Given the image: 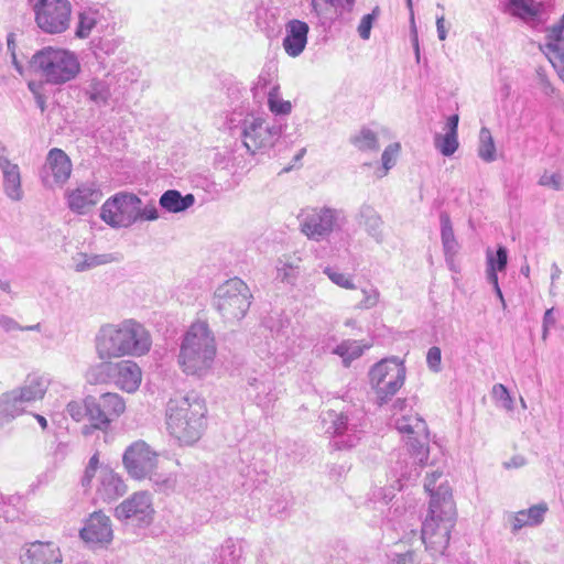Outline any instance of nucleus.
Instances as JSON below:
<instances>
[{"instance_id": "nucleus-1", "label": "nucleus", "mask_w": 564, "mask_h": 564, "mask_svg": "<svg viewBox=\"0 0 564 564\" xmlns=\"http://www.w3.org/2000/svg\"><path fill=\"white\" fill-rule=\"evenodd\" d=\"M94 345L100 360L141 357L150 351L152 337L143 324L128 318L101 325L95 335Z\"/></svg>"}, {"instance_id": "nucleus-2", "label": "nucleus", "mask_w": 564, "mask_h": 564, "mask_svg": "<svg viewBox=\"0 0 564 564\" xmlns=\"http://www.w3.org/2000/svg\"><path fill=\"white\" fill-rule=\"evenodd\" d=\"M206 414V402L195 392L172 398L166 404L167 432L180 444L192 445L205 431Z\"/></svg>"}, {"instance_id": "nucleus-3", "label": "nucleus", "mask_w": 564, "mask_h": 564, "mask_svg": "<svg viewBox=\"0 0 564 564\" xmlns=\"http://www.w3.org/2000/svg\"><path fill=\"white\" fill-rule=\"evenodd\" d=\"M216 354L215 336L208 324L196 322L183 337L177 362L187 376L204 378L212 372Z\"/></svg>"}, {"instance_id": "nucleus-4", "label": "nucleus", "mask_w": 564, "mask_h": 564, "mask_svg": "<svg viewBox=\"0 0 564 564\" xmlns=\"http://www.w3.org/2000/svg\"><path fill=\"white\" fill-rule=\"evenodd\" d=\"M455 521L456 509L453 497L446 488H442L430 501L429 514L421 530L422 542L432 557L444 555Z\"/></svg>"}, {"instance_id": "nucleus-5", "label": "nucleus", "mask_w": 564, "mask_h": 564, "mask_svg": "<svg viewBox=\"0 0 564 564\" xmlns=\"http://www.w3.org/2000/svg\"><path fill=\"white\" fill-rule=\"evenodd\" d=\"M30 65L44 83L54 86L73 80L80 72V63L75 53L51 46L37 51Z\"/></svg>"}, {"instance_id": "nucleus-6", "label": "nucleus", "mask_w": 564, "mask_h": 564, "mask_svg": "<svg viewBox=\"0 0 564 564\" xmlns=\"http://www.w3.org/2000/svg\"><path fill=\"white\" fill-rule=\"evenodd\" d=\"M227 124L232 134L239 133L250 154L272 148L282 134V124H270L253 115H246L242 118L241 113L232 112Z\"/></svg>"}, {"instance_id": "nucleus-7", "label": "nucleus", "mask_w": 564, "mask_h": 564, "mask_svg": "<svg viewBox=\"0 0 564 564\" xmlns=\"http://www.w3.org/2000/svg\"><path fill=\"white\" fill-rule=\"evenodd\" d=\"M249 286L239 278H232L218 285L213 297V306L225 322H239L251 304Z\"/></svg>"}, {"instance_id": "nucleus-8", "label": "nucleus", "mask_w": 564, "mask_h": 564, "mask_svg": "<svg viewBox=\"0 0 564 564\" xmlns=\"http://www.w3.org/2000/svg\"><path fill=\"white\" fill-rule=\"evenodd\" d=\"M369 379L376 392L377 403H388L405 381V367L397 358L382 359L369 371Z\"/></svg>"}, {"instance_id": "nucleus-9", "label": "nucleus", "mask_w": 564, "mask_h": 564, "mask_svg": "<svg viewBox=\"0 0 564 564\" xmlns=\"http://www.w3.org/2000/svg\"><path fill=\"white\" fill-rule=\"evenodd\" d=\"M87 410L90 426L83 427L86 435L90 433V429L106 431L124 412L126 403L118 393L107 392L99 397L88 395Z\"/></svg>"}, {"instance_id": "nucleus-10", "label": "nucleus", "mask_w": 564, "mask_h": 564, "mask_svg": "<svg viewBox=\"0 0 564 564\" xmlns=\"http://www.w3.org/2000/svg\"><path fill=\"white\" fill-rule=\"evenodd\" d=\"M301 231L311 240L322 241L343 225L341 213L322 207L303 209L299 215Z\"/></svg>"}, {"instance_id": "nucleus-11", "label": "nucleus", "mask_w": 564, "mask_h": 564, "mask_svg": "<svg viewBox=\"0 0 564 564\" xmlns=\"http://www.w3.org/2000/svg\"><path fill=\"white\" fill-rule=\"evenodd\" d=\"M141 198L133 193L119 192L108 198L100 210V218L113 228H128L137 223Z\"/></svg>"}, {"instance_id": "nucleus-12", "label": "nucleus", "mask_w": 564, "mask_h": 564, "mask_svg": "<svg viewBox=\"0 0 564 564\" xmlns=\"http://www.w3.org/2000/svg\"><path fill=\"white\" fill-rule=\"evenodd\" d=\"M35 22L47 34H59L69 26L72 6L68 0H39L34 6Z\"/></svg>"}, {"instance_id": "nucleus-13", "label": "nucleus", "mask_w": 564, "mask_h": 564, "mask_svg": "<svg viewBox=\"0 0 564 564\" xmlns=\"http://www.w3.org/2000/svg\"><path fill=\"white\" fill-rule=\"evenodd\" d=\"M158 457L159 454L149 444L139 440L126 448L122 463L131 478L143 480L156 468Z\"/></svg>"}, {"instance_id": "nucleus-14", "label": "nucleus", "mask_w": 564, "mask_h": 564, "mask_svg": "<svg viewBox=\"0 0 564 564\" xmlns=\"http://www.w3.org/2000/svg\"><path fill=\"white\" fill-rule=\"evenodd\" d=\"M154 509L151 496L145 491L133 494L115 510L116 517L128 524L147 527L153 520Z\"/></svg>"}, {"instance_id": "nucleus-15", "label": "nucleus", "mask_w": 564, "mask_h": 564, "mask_svg": "<svg viewBox=\"0 0 564 564\" xmlns=\"http://www.w3.org/2000/svg\"><path fill=\"white\" fill-rule=\"evenodd\" d=\"M70 173L72 161L69 156L62 149H51L41 170L43 185L48 188H53L55 185H63L69 178Z\"/></svg>"}, {"instance_id": "nucleus-16", "label": "nucleus", "mask_w": 564, "mask_h": 564, "mask_svg": "<svg viewBox=\"0 0 564 564\" xmlns=\"http://www.w3.org/2000/svg\"><path fill=\"white\" fill-rule=\"evenodd\" d=\"M82 540L91 547L107 546L113 538L110 518L101 511H95L86 519L79 531Z\"/></svg>"}, {"instance_id": "nucleus-17", "label": "nucleus", "mask_w": 564, "mask_h": 564, "mask_svg": "<svg viewBox=\"0 0 564 564\" xmlns=\"http://www.w3.org/2000/svg\"><path fill=\"white\" fill-rule=\"evenodd\" d=\"M352 10V0H311V12L323 28L348 19Z\"/></svg>"}, {"instance_id": "nucleus-18", "label": "nucleus", "mask_w": 564, "mask_h": 564, "mask_svg": "<svg viewBox=\"0 0 564 564\" xmlns=\"http://www.w3.org/2000/svg\"><path fill=\"white\" fill-rule=\"evenodd\" d=\"M50 386V379L44 375L32 373L26 377L23 384L8 393L15 408H20V414L23 413L28 403L44 398Z\"/></svg>"}, {"instance_id": "nucleus-19", "label": "nucleus", "mask_w": 564, "mask_h": 564, "mask_svg": "<svg viewBox=\"0 0 564 564\" xmlns=\"http://www.w3.org/2000/svg\"><path fill=\"white\" fill-rule=\"evenodd\" d=\"M0 172L2 188L7 197L19 202L23 198L20 166L10 159L9 149L0 141Z\"/></svg>"}, {"instance_id": "nucleus-20", "label": "nucleus", "mask_w": 564, "mask_h": 564, "mask_svg": "<svg viewBox=\"0 0 564 564\" xmlns=\"http://www.w3.org/2000/svg\"><path fill=\"white\" fill-rule=\"evenodd\" d=\"M308 32V24L302 20L292 19L285 23V36L282 46L290 57H297L304 52Z\"/></svg>"}, {"instance_id": "nucleus-21", "label": "nucleus", "mask_w": 564, "mask_h": 564, "mask_svg": "<svg viewBox=\"0 0 564 564\" xmlns=\"http://www.w3.org/2000/svg\"><path fill=\"white\" fill-rule=\"evenodd\" d=\"M101 191L95 183H83L67 194V204L70 210L85 214L86 210L100 202Z\"/></svg>"}, {"instance_id": "nucleus-22", "label": "nucleus", "mask_w": 564, "mask_h": 564, "mask_svg": "<svg viewBox=\"0 0 564 564\" xmlns=\"http://www.w3.org/2000/svg\"><path fill=\"white\" fill-rule=\"evenodd\" d=\"M269 84V75L260 74L257 83L252 87L253 97L262 99L264 96H268V106L271 112L275 115H289L292 110L291 102L279 98V86L273 85L268 90Z\"/></svg>"}, {"instance_id": "nucleus-23", "label": "nucleus", "mask_w": 564, "mask_h": 564, "mask_svg": "<svg viewBox=\"0 0 564 564\" xmlns=\"http://www.w3.org/2000/svg\"><path fill=\"white\" fill-rule=\"evenodd\" d=\"M59 547L52 542H33L22 556V564H62Z\"/></svg>"}, {"instance_id": "nucleus-24", "label": "nucleus", "mask_w": 564, "mask_h": 564, "mask_svg": "<svg viewBox=\"0 0 564 564\" xmlns=\"http://www.w3.org/2000/svg\"><path fill=\"white\" fill-rule=\"evenodd\" d=\"M113 384L126 392H134L140 387L142 380L141 368L131 360H121L115 362Z\"/></svg>"}, {"instance_id": "nucleus-25", "label": "nucleus", "mask_w": 564, "mask_h": 564, "mask_svg": "<svg viewBox=\"0 0 564 564\" xmlns=\"http://www.w3.org/2000/svg\"><path fill=\"white\" fill-rule=\"evenodd\" d=\"M549 511L546 502H540L527 510L512 512L508 514V522L511 525L512 533H517L524 527H536L544 521V517Z\"/></svg>"}, {"instance_id": "nucleus-26", "label": "nucleus", "mask_w": 564, "mask_h": 564, "mask_svg": "<svg viewBox=\"0 0 564 564\" xmlns=\"http://www.w3.org/2000/svg\"><path fill=\"white\" fill-rule=\"evenodd\" d=\"M327 417L332 420V425L326 430V432L332 435V449L349 451L351 447L350 435L345 434L348 429V415L343 412L338 414L334 410H330L327 412Z\"/></svg>"}, {"instance_id": "nucleus-27", "label": "nucleus", "mask_w": 564, "mask_h": 564, "mask_svg": "<svg viewBox=\"0 0 564 564\" xmlns=\"http://www.w3.org/2000/svg\"><path fill=\"white\" fill-rule=\"evenodd\" d=\"M127 491L123 479L112 470H101L97 496L105 502H111L122 497Z\"/></svg>"}, {"instance_id": "nucleus-28", "label": "nucleus", "mask_w": 564, "mask_h": 564, "mask_svg": "<svg viewBox=\"0 0 564 564\" xmlns=\"http://www.w3.org/2000/svg\"><path fill=\"white\" fill-rule=\"evenodd\" d=\"M82 91L87 99L98 107L108 105L111 97V83L109 75L91 77L83 83Z\"/></svg>"}, {"instance_id": "nucleus-29", "label": "nucleus", "mask_w": 564, "mask_h": 564, "mask_svg": "<svg viewBox=\"0 0 564 564\" xmlns=\"http://www.w3.org/2000/svg\"><path fill=\"white\" fill-rule=\"evenodd\" d=\"M458 115L449 116L445 127L446 133L435 134L434 145L444 156L453 155L458 149Z\"/></svg>"}, {"instance_id": "nucleus-30", "label": "nucleus", "mask_w": 564, "mask_h": 564, "mask_svg": "<svg viewBox=\"0 0 564 564\" xmlns=\"http://www.w3.org/2000/svg\"><path fill=\"white\" fill-rule=\"evenodd\" d=\"M401 151L399 142L390 143L382 152L381 164L377 160L368 162L364 161L360 164L361 169H373V177L380 180L384 177L389 171L397 164L398 156Z\"/></svg>"}, {"instance_id": "nucleus-31", "label": "nucleus", "mask_w": 564, "mask_h": 564, "mask_svg": "<svg viewBox=\"0 0 564 564\" xmlns=\"http://www.w3.org/2000/svg\"><path fill=\"white\" fill-rule=\"evenodd\" d=\"M195 204L193 194L182 195L177 189L165 191L159 199V205L167 213L178 214L187 210Z\"/></svg>"}, {"instance_id": "nucleus-32", "label": "nucleus", "mask_w": 564, "mask_h": 564, "mask_svg": "<svg viewBox=\"0 0 564 564\" xmlns=\"http://www.w3.org/2000/svg\"><path fill=\"white\" fill-rule=\"evenodd\" d=\"M248 383L254 389V401L258 406L269 409L278 399L274 384L270 377L249 378Z\"/></svg>"}, {"instance_id": "nucleus-33", "label": "nucleus", "mask_w": 564, "mask_h": 564, "mask_svg": "<svg viewBox=\"0 0 564 564\" xmlns=\"http://www.w3.org/2000/svg\"><path fill=\"white\" fill-rule=\"evenodd\" d=\"M358 224L377 241L382 240V220L371 206L360 208Z\"/></svg>"}, {"instance_id": "nucleus-34", "label": "nucleus", "mask_w": 564, "mask_h": 564, "mask_svg": "<svg viewBox=\"0 0 564 564\" xmlns=\"http://www.w3.org/2000/svg\"><path fill=\"white\" fill-rule=\"evenodd\" d=\"M102 14L99 9L88 7L78 12V22L75 30V35L78 39H86L90 35L91 31L100 21Z\"/></svg>"}, {"instance_id": "nucleus-35", "label": "nucleus", "mask_w": 564, "mask_h": 564, "mask_svg": "<svg viewBox=\"0 0 564 564\" xmlns=\"http://www.w3.org/2000/svg\"><path fill=\"white\" fill-rule=\"evenodd\" d=\"M406 446L413 464L422 467L429 459V432H424L423 435L408 436Z\"/></svg>"}, {"instance_id": "nucleus-36", "label": "nucleus", "mask_w": 564, "mask_h": 564, "mask_svg": "<svg viewBox=\"0 0 564 564\" xmlns=\"http://www.w3.org/2000/svg\"><path fill=\"white\" fill-rule=\"evenodd\" d=\"M441 239L446 259L453 258L458 252V242L455 238L451 217L446 212L440 214Z\"/></svg>"}, {"instance_id": "nucleus-37", "label": "nucleus", "mask_w": 564, "mask_h": 564, "mask_svg": "<svg viewBox=\"0 0 564 564\" xmlns=\"http://www.w3.org/2000/svg\"><path fill=\"white\" fill-rule=\"evenodd\" d=\"M115 369V362L101 360L87 370L86 379L90 384L112 383Z\"/></svg>"}, {"instance_id": "nucleus-38", "label": "nucleus", "mask_w": 564, "mask_h": 564, "mask_svg": "<svg viewBox=\"0 0 564 564\" xmlns=\"http://www.w3.org/2000/svg\"><path fill=\"white\" fill-rule=\"evenodd\" d=\"M395 429L408 436L423 435L427 430L425 421L419 415H402L394 422Z\"/></svg>"}, {"instance_id": "nucleus-39", "label": "nucleus", "mask_w": 564, "mask_h": 564, "mask_svg": "<svg viewBox=\"0 0 564 564\" xmlns=\"http://www.w3.org/2000/svg\"><path fill=\"white\" fill-rule=\"evenodd\" d=\"M379 296L378 289L369 282L359 288L355 286V301H357L356 307L358 308L369 310L375 307L379 302Z\"/></svg>"}, {"instance_id": "nucleus-40", "label": "nucleus", "mask_w": 564, "mask_h": 564, "mask_svg": "<svg viewBox=\"0 0 564 564\" xmlns=\"http://www.w3.org/2000/svg\"><path fill=\"white\" fill-rule=\"evenodd\" d=\"M241 557V546L232 539H228L225 541V543L220 546L217 554L215 555V563L240 564Z\"/></svg>"}, {"instance_id": "nucleus-41", "label": "nucleus", "mask_w": 564, "mask_h": 564, "mask_svg": "<svg viewBox=\"0 0 564 564\" xmlns=\"http://www.w3.org/2000/svg\"><path fill=\"white\" fill-rule=\"evenodd\" d=\"M355 148L361 153H373L379 151L378 135L370 128L362 127L358 135H355Z\"/></svg>"}, {"instance_id": "nucleus-42", "label": "nucleus", "mask_w": 564, "mask_h": 564, "mask_svg": "<svg viewBox=\"0 0 564 564\" xmlns=\"http://www.w3.org/2000/svg\"><path fill=\"white\" fill-rule=\"evenodd\" d=\"M541 3H536L533 0H509L508 8L513 15L521 19H533L541 12Z\"/></svg>"}, {"instance_id": "nucleus-43", "label": "nucleus", "mask_w": 564, "mask_h": 564, "mask_svg": "<svg viewBox=\"0 0 564 564\" xmlns=\"http://www.w3.org/2000/svg\"><path fill=\"white\" fill-rule=\"evenodd\" d=\"M145 479H149L156 491L169 492L176 487V476L172 473L159 471L158 467L153 468Z\"/></svg>"}, {"instance_id": "nucleus-44", "label": "nucleus", "mask_w": 564, "mask_h": 564, "mask_svg": "<svg viewBox=\"0 0 564 564\" xmlns=\"http://www.w3.org/2000/svg\"><path fill=\"white\" fill-rule=\"evenodd\" d=\"M478 155L485 162H492L496 160L495 142L490 130L486 127L481 128L479 132Z\"/></svg>"}, {"instance_id": "nucleus-45", "label": "nucleus", "mask_w": 564, "mask_h": 564, "mask_svg": "<svg viewBox=\"0 0 564 564\" xmlns=\"http://www.w3.org/2000/svg\"><path fill=\"white\" fill-rule=\"evenodd\" d=\"M291 495L285 492H275L269 505V512L273 517L286 518L290 514Z\"/></svg>"}, {"instance_id": "nucleus-46", "label": "nucleus", "mask_w": 564, "mask_h": 564, "mask_svg": "<svg viewBox=\"0 0 564 564\" xmlns=\"http://www.w3.org/2000/svg\"><path fill=\"white\" fill-rule=\"evenodd\" d=\"M111 261L110 254H86L80 253L79 259L75 262V270L77 272H84L89 269L96 268L101 264H106Z\"/></svg>"}, {"instance_id": "nucleus-47", "label": "nucleus", "mask_w": 564, "mask_h": 564, "mask_svg": "<svg viewBox=\"0 0 564 564\" xmlns=\"http://www.w3.org/2000/svg\"><path fill=\"white\" fill-rule=\"evenodd\" d=\"M20 415V408H15L8 393L0 395V426L9 423L11 420Z\"/></svg>"}, {"instance_id": "nucleus-48", "label": "nucleus", "mask_w": 564, "mask_h": 564, "mask_svg": "<svg viewBox=\"0 0 564 564\" xmlns=\"http://www.w3.org/2000/svg\"><path fill=\"white\" fill-rule=\"evenodd\" d=\"M508 264V250L503 246H498L496 253L487 251V268H495V270L503 271Z\"/></svg>"}, {"instance_id": "nucleus-49", "label": "nucleus", "mask_w": 564, "mask_h": 564, "mask_svg": "<svg viewBox=\"0 0 564 564\" xmlns=\"http://www.w3.org/2000/svg\"><path fill=\"white\" fill-rule=\"evenodd\" d=\"M379 14L380 8L377 6L372 9L371 13H368L361 18V21L357 28V32L362 40L367 41L370 39L372 25L379 18Z\"/></svg>"}, {"instance_id": "nucleus-50", "label": "nucleus", "mask_w": 564, "mask_h": 564, "mask_svg": "<svg viewBox=\"0 0 564 564\" xmlns=\"http://www.w3.org/2000/svg\"><path fill=\"white\" fill-rule=\"evenodd\" d=\"M492 399L507 411L513 410V399L509 390L502 383H496L491 391Z\"/></svg>"}, {"instance_id": "nucleus-51", "label": "nucleus", "mask_w": 564, "mask_h": 564, "mask_svg": "<svg viewBox=\"0 0 564 564\" xmlns=\"http://www.w3.org/2000/svg\"><path fill=\"white\" fill-rule=\"evenodd\" d=\"M539 185L553 191H561L563 188V175L557 171L551 172L545 170L540 176Z\"/></svg>"}, {"instance_id": "nucleus-52", "label": "nucleus", "mask_w": 564, "mask_h": 564, "mask_svg": "<svg viewBox=\"0 0 564 564\" xmlns=\"http://www.w3.org/2000/svg\"><path fill=\"white\" fill-rule=\"evenodd\" d=\"M66 413L76 422L88 419L87 397L84 402L70 401L66 406Z\"/></svg>"}, {"instance_id": "nucleus-53", "label": "nucleus", "mask_w": 564, "mask_h": 564, "mask_svg": "<svg viewBox=\"0 0 564 564\" xmlns=\"http://www.w3.org/2000/svg\"><path fill=\"white\" fill-rule=\"evenodd\" d=\"M442 476L443 473L440 470H435L431 475L426 476L424 489L430 494V501L432 500L433 496L437 495L441 491L442 488H446L449 495L452 496L451 489L447 485L441 484L438 487H436V481Z\"/></svg>"}, {"instance_id": "nucleus-54", "label": "nucleus", "mask_w": 564, "mask_h": 564, "mask_svg": "<svg viewBox=\"0 0 564 564\" xmlns=\"http://www.w3.org/2000/svg\"><path fill=\"white\" fill-rule=\"evenodd\" d=\"M324 273L336 285L347 289V290L352 289V281H350L349 276L340 273L337 269L332 268V267H326L324 269Z\"/></svg>"}, {"instance_id": "nucleus-55", "label": "nucleus", "mask_w": 564, "mask_h": 564, "mask_svg": "<svg viewBox=\"0 0 564 564\" xmlns=\"http://www.w3.org/2000/svg\"><path fill=\"white\" fill-rule=\"evenodd\" d=\"M545 47L552 54L549 59L553 66H555L556 61L561 64H564V41L547 42Z\"/></svg>"}, {"instance_id": "nucleus-56", "label": "nucleus", "mask_w": 564, "mask_h": 564, "mask_svg": "<svg viewBox=\"0 0 564 564\" xmlns=\"http://www.w3.org/2000/svg\"><path fill=\"white\" fill-rule=\"evenodd\" d=\"M159 210L154 203L147 204L145 206H142L141 204H138V215H137V221L138 220H148V221H154L159 219Z\"/></svg>"}, {"instance_id": "nucleus-57", "label": "nucleus", "mask_w": 564, "mask_h": 564, "mask_svg": "<svg viewBox=\"0 0 564 564\" xmlns=\"http://www.w3.org/2000/svg\"><path fill=\"white\" fill-rule=\"evenodd\" d=\"M426 362L433 372L441 371L442 352L437 346H433L427 350Z\"/></svg>"}, {"instance_id": "nucleus-58", "label": "nucleus", "mask_w": 564, "mask_h": 564, "mask_svg": "<svg viewBox=\"0 0 564 564\" xmlns=\"http://www.w3.org/2000/svg\"><path fill=\"white\" fill-rule=\"evenodd\" d=\"M332 351L333 354L341 357L344 367L348 368L350 366L352 361V351H350V344L348 341L337 345Z\"/></svg>"}, {"instance_id": "nucleus-59", "label": "nucleus", "mask_w": 564, "mask_h": 564, "mask_svg": "<svg viewBox=\"0 0 564 564\" xmlns=\"http://www.w3.org/2000/svg\"><path fill=\"white\" fill-rule=\"evenodd\" d=\"M393 497L394 494L391 488L379 487L372 491V499L383 505H388L393 499Z\"/></svg>"}, {"instance_id": "nucleus-60", "label": "nucleus", "mask_w": 564, "mask_h": 564, "mask_svg": "<svg viewBox=\"0 0 564 564\" xmlns=\"http://www.w3.org/2000/svg\"><path fill=\"white\" fill-rule=\"evenodd\" d=\"M196 187H200L208 193L218 192L217 184L207 176L197 175L192 180Z\"/></svg>"}, {"instance_id": "nucleus-61", "label": "nucleus", "mask_w": 564, "mask_h": 564, "mask_svg": "<svg viewBox=\"0 0 564 564\" xmlns=\"http://www.w3.org/2000/svg\"><path fill=\"white\" fill-rule=\"evenodd\" d=\"M563 32H564V15L561 18L558 22H556L554 25H552L547 30V40L549 42L552 41H564L563 40Z\"/></svg>"}, {"instance_id": "nucleus-62", "label": "nucleus", "mask_w": 564, "mask_h": 564, "mask_svg": "<svg viewBox=\"0 0 564 564\" xmlns=\"http://www.w3.org/2000/svg\"><path fill=\"white\" fill-rule=\"evenodd\" d=\"M554 308H549L545 311L543 316V324H542V339L545 340L549 335V330L551 327H553L556 323V319L554 317Z\"/></svg>"}, {"instance_id": "nucleus-63", "label": "nucleus", "mask_w": 564, "mask_h": 564, "mask_svg": "<svg viewBox=\"0 0 564 564\" xmlns=\"http://www.w3.org/2000/svg\"><path fill=\"white\" fill-rule=\"evenodd\" d=\"M0 328L7 333L23 329L17 321L7 315H0Z\"/></svg>"}, {"instance_id": "nucleus-64", "label": "nucleus", "mask_w": 564, "mask_h": 564, "mask_svg": "<svg viewBox=\"0 0 564 564\" xmlns=\"http://www.w3.org/2000/svg\"><path fill=\"white\" fill-rule=\"evenodd\" d=\"M416 554L414 551H408L403 554H399L397 556V564H413L415 561Z\"/></svg>"}]
</instances>
